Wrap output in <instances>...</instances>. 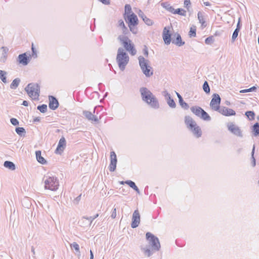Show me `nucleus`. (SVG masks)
<instances>
[{"label":"nucleus","mask_w":259,"mask_h":259,"mask_svg":"<svg viewBox=\"0 0 259 259\" xmlns=\"http://www.w3.org/2000/svg\"><path fill=\"white\" fill-rule=\"evenodd\" d=\"M118 24L119 26L122 28V29L124 28V26H125L122 20H119Z\"/></svg>","instance_id":"obj_60"},{"label":"nucleus","mask_w":259,"mask_h":259,"mask_svg":"<svg viewBox=\"0 0 259 259\" xmlns=\"http://www.w3.org/2000/svg\"><path fill=\"white\" fill-rule=\"evenodd\" d=\"M99 216V214L98 213H97L96 214H95V215L93 216V217H83V219H85L86 220H89L91 222V223H92V222L95 219H96L97 217H98Z\"/></svg>","instance_id":"obj_51"},{"label":"nucleus","mask_w":259,"mask_h":259,"mask_svg":"<svg viewBox=\"0 0 259 259\" xmlns=\"http://www.w3.org/2000/svg\"><path fill=\"white\" fill-rule=\"evenodd\" d=\"M140 222V215L138 210H135L133 214L131 227L133 229L138 227Z\"/></svg>","instance_id":"obj_10"},{"label":"nucleus","mask_w":259,"mask_h":259,"mask_svg":"<svg viewBox=\"0 0 259 259\" xmlns=\"http://www.w3.org/2000/svg\"><path fill=\"white\" fill-rule=\"evenodd\" d=\"M196 30L195 28H193L191 27L189 33V36L190 37H195L196 35Z\"/></svg>","instance_id":"obj_52"},{"label":"nucleus","mask_w":259,"mask_h":259,"mask_svg":"<svg viewBox=\"0 0 259 259\" xmlns=\"http://www.w3.org/2000/svg\"><path fill=\"white\" fill-rule=\"evenodd\" d=\"M102 4L105 5H109L110 4V0H99Z\"/></svg>","instance_id":"obj_61"},{"label":"nucleus","mask_w":259,"mask_h":259,"mask_svg":"<svg viewBox=\"0 0 259 259\" xmlns=\"http://www.w3.org/2000/svg\"><path fill=\"white\" fill-rule=\"evenodd\" d=\"M202 88H203V91L206 94H209L210 93V88H209V84H208L207 81H204V82L203 84V86H202Z\"/></svg>","instance_id":"obj_44"},{"label":"nucleus","mask_w":259,"mask_h":259,"mask_svg":"<svg viewBox=\"0 0 259 259\" xmlns=\"http://www.w3.org/2000/svg\"><path fill=\"white\" fill-rule=\"evenodd\" d=\"M31 56H27L26 53L20 54L18 57L17 61L24 66L27 65L30 62Z\"/></svg>","instance_id":"obj_12"},{"label":"nucleus","mask_w":259,"mask_h":259,"mask_svg":"<svg viewBox=\"0 0 259 259\" xmlns=\"http://www.w3.org/2000/svg\"><path fill=\"white\" fill-rule=\"evenodd\" d=\"M20 82V79L16 78L14 79L11 84H10V88L12 89H16L19 85Z\"/></svg>","instance_id":"obj_35"},{"label":"nucleus","mask_w":259,"mask_h":259,"mask_svg":"<svg viewBox=\"0 0 259 259\" xmlns=\"http://www.w3.org/2000/svg\"><path fill=\"white\" fill-rule=\"evenodd\" d=\"M190 110L195 115L199 117L202 111V110L203 109L200 107L194 106L191 107Z\"/></svg>","instance_id":"obj_24"},{"label":"nucleus","mask_w":259,"mask_h":259,"mask_svg":"<svg viewBox=\"0 0 259 259\" xmlns=\"http://www.w3.org/2000/svg\"><path fill=\"white\" fill-rule=\"evenodd\" d=\"M4 166L10 170H14L16 169L15 164L12 161H6L4 162Z\"/></svg>","instance_id":"obj_29"},{"label":"nucleus","mask_w":259,"mask_h":259,"mask_svg":"<svg viewBox=\"0 0 259 259\" xmlns=\"http://www.w3.org/2000/svg\"><path fill=\"white\" fill-rule=\"evenodd\" d=\"M142 100L145 102H148L150 98L153 97L154 95L147 88L142 87L140 89Z\"/></svg>","instance_id":"obj_8"},{"label":"nucleus","mask_w":259,"mask_h":259,"mask_svg":"<svg viewBox=\"0 0 259 259\" xmlns=\"http://www.w3.org/2000/svg\"><path fill=\"white\" fill-rule=\"evenodd\" d=\"M254 152H255V145H253V148L252 149V151H251V165L252 167H254L256 165V161H255V159L254 156Z\"/></svg>","instance_id":"obj_37"},{"label":"nucleus","mask_w":259,"mask_h":259,"mask_svg":"<svg viewBox=\"0 0 259 259\" xmlns=\"http://www.w3.org/2000/svg\"><path fill=\"white\" fill-rule=\"evenodd\" d=\"M16 133L21 137L25 136L26 134V131L24 127H17L15 128Z\"/></svg>","instance_id":"obj_34"},{"label":"nucleus","mask_w":259,"mask_h":259,"mask_svg":"<svg viewBox=\"0 0 259 259\" xmlns=\"http://www.w3.org/2000/svg\"><path fill=\"white\" fill-rule=\"evenodd\" d=\"M185 122L187 127L192 131L193 134L197 138L202 135L201 128L198 126L196 122L189 116L185 117Z\"/></svg>","instance_id":"obj_3"},{"label":"nucleus","mask_w":259,"mask_h":259,"mask_svg":"<svg viewBox=\"0 0 259 259\" xmlns=\"http://www.w3.org/2000/svg\"><path fill=\"white\" fill-rule=\"evenodd\" d=\"M117 39L122 44L125 49H126L132 42V40L128 38L127 36L120 35L118 36Z\"/></svg>","instance_id":"obj_19"},{"label":"nucleus","mask_w":259,"mask_h":259,"mask_svg":"<svg viewBox=\"0 0 259 259\" xmlns=\"http://www.w3.org/2000/svg\"><path fill=\"white\" fill-rule=\"evenodd\" d=\"M37 109L40 112L44 113L47 111V105L46 104H42L37 107Z\"/></svg>","instance_id":"obj_42"},{"label":"nucleus","mask_w":259,"mask_h":259,"mask_svg":"<svg viewBox=\"0 0 259 259\" xmlns=\"http://www.w3.org/2000/svg\"><path fill=\"white\" fill-rule=\"evenodd\" d=\"M122 29V33L124 34L123 35L126 36L125 35H127L130 33L128 29L126 26H124V28Z\"/></svg>","instance_id":"obj_55"},{"label":"nucleus","mask_w":259,"mask_h":259,"mask_svg":"<svg viewBox=\"0 0 259 259\" xmlns=\"http://www.w3.org/2000/svg\"><path fill=\"white\" fill-rule=\"evenodd\" d=\"M100 107L96 106L94 108L93 113L87 110L83 111L82 114L87 119L89 120L94 121L96 122H98L99 121L98 117L94 114L96 113L98 114V111H97Z\"/></svg>","instance_id":"obj_7"},{"label":"nucleus","mask_w":259,"mask_h":259,"mask_svg":"<svg viewBox=\"0 0 259 259\" xmlns=\"http://www.w3.org/2000/svg\"><path fill=\"white\" fill-rule=\"evenodd\" d=\"M257 88L255 86H253L248 89H244L241 90L240 93H246L248 92H255Z\"/></svg>","instance_id":"obj_46"},{"label":"nucleus","mask_w":259,"mask_h":259,"mask_svg":"<svg viewBox=\"0 0 259 259\" xmlns=\"http://www.w3.org/2000/svg\"><path fill=\"white\" fill-rule=\"evenodd\" d=\"M35 155L37 159V160L38 162H39L41 164H45L47 163V161L45 160V159L41 156V151L39 150L36 151L35 152Z\"/></svg>","instance_id":"obj_25"},{"label":"nucleus","mask_w":259,"mask_h":259,"mask_svg":"<svg viewBox=\"0 0 259 259\" xmlns=\"http://www.w3.org/2000/svg\"><path fill=\"white\" fill-rule=\"evenodd\" d=\"M241 27V19L240 18H239L236 29L240 30Z\"/></svg>","instance_id":"obj_58"},{"label":"nucleus","mask_w":259,"mask_h":259,"mask_svg":"<svg viewBox=\"0 0 259 259\" xmlns=\"http://www.w3.org/2000/svg\"><path fill=\"white\" fill-rule=\"evenodd\" d=\"M137 26L128 25L130 31L134 34H137L138 33V28Z\"/></svg>","instance_id":"obj_50"},{"label":"nucleus","mask_w":259,"mask_h":259,"mask_svg":"<svg viewBox=\"0 0 259 259\" xmlns=\"http://www.w3.org/2000/svg\"><path fill=\"white\" fill-rule=\"evenodd\" d=\"M7 72L5 71L0 70V78L4 83H7Z\"/></svg>","instance_id":"obj_41"},{"label":"nucleus","mask_w":259,"mask_h":259,"mask_svg":"<svg viewBox=\"0 0 259 259\" xmlns=\"http://www.w3.org/2000/svg\"><path fill=\"white\" fill-rule=\"evenodd\" d=\"M146 103L153 109H157L159 108L158 101L155 96L150 98Z\"/></svg>","instance_id":"obj_20"},{"label":"nucleus","mask_w":259,"mask_h":259,"mask_svg":"<svg viewBox=\"0 0 259 259\" xmlns=\"http://www.w3.org/2000/svg\"><path fill=\"white\" fill-rule=\"evenodd\" d=\"M146 239L152 248V250L158 251L160 248V244L158 238L150 232L146 234Z\"/></svg>","instance_id":"obj_5"},{"label":"nucleus","mask_w":259,"mask_h":259,"mask_svg":"<svg viewBox=\"0 0 259 259\" xmlns=\"http://www.w3.org/2000/svg\"><path fill=\"white\" fill-rule=\"evenodd\" d=\"M221 101V98L220 95L217 93H214L212 96V99L210 103V106L212 109L214 111L220 110V103Z\"/></svg>","instance_id":"obj_6"},{"label":"nucleus","mask_w":259,"mask_h":259,"mask_svg":"<svg viewBox=\"0 0 259 259\" xmlns=\"http://www.w3.org/2000/svg\"><path fill=\"white\" fill-rule=\"evenodd\" d=\"M197 16L199 23L201 24V26L202 27H205L206 26V24L204 20L203 13L200 11L198 12Z\"/></svg>","instance_id":"obj_27"},{"label":"nucleus","mask_w":259,"mask_h":259,"mask_svg":"<svg viewBox=\"0 0 259 259\" xmlns=\"http://www.w3.org/2000/svg\"><path fill=\"white\" fill-rule=\"evenodd\" d=\"M139 16L140 17H141L143 21L148 26H151L153 24V21L149 18H147L146 15L144 14V13L141 11L140 10L139 13Z\"/></svg>","instance_id":"obj_23"},{"label":"nucleus","mask_w":259,"mask_h":259,"mask_svg":"<svg viewBox=\"0 0 259 259\" xmlns=\"http://www.w3.org/2000/svg\"><path fill=\"white\" fill-rule=\"evenodd\" d=\"M245 115L248 118L249 120L254 119L255 113L252 111H247L245 112Z\"/></svg>","instance_id":"obj_38"},{"label":"nucleus","mask_w":259,"mask_h":259,"mask_svg":"<svg viewBox=\"0 0 259 259\" xmlns=\"http://www.w3.org/2000/svg\"><path fill=\"white\" fill-rule=\"evenodd\" d=\"M143 73L146 77H150L153 74L152 68L149 66L147 69L143 70Z\"/></svg>","instance_id":"obj_36"},{"label":"nucleus","mask_w":259,"mask_h":259,"mask_svg":"<svg viewBox=\"0 0 259 259\" xmlns=\"http://www.w3.org/2000/svg\"><path fill=\"white\" fill-rule=\"evenodd\" d=\"M217 111L226 116L235 115L236 114L234 110L224 106L221 107L220 110H218Z\"/></svg>","instance_id":"obj_15"},{"label":"nucleus","mask_w":259,"mask_h":259,"mask_svg":"<svg viewBox=\"0 0 259 259\" xmlns=\"http://www.w3.org/2000/svg\"><path fill=\"white\" fill-rule=\"evenodd\" d=\"M203 4L205 6H210L211 5V4L208 1L203 2Z\"/></svg>","instance_id":"obj_64"},{"label":"nucleus","mask_w":259,"mask_h":259,"mask_svg":"<svg viewBox=\"0 0 259 259\" xmlns=\"http://www.w3.org/2000/svg\"><path fill=\"white\" fill-rule=\"evenodd\" d=\"M179 102L180 105L184 109L187 110L189 108V105L187 103L184 102L183 98H180Z\"/></svg>","instance_id":"obj_40"},{"label":"nucleus","mask_w":259,"mask_h":259,"mask_svg":"<svg viewBox=\"0 0 259 259\" xmlns=\"http://www.w3.org/2000/svg\"><path fill=\"white\" fill-rule=\"evenodd\" d=\"M173 14H179L181 16H185L186 15V12L183 9L179 8L176 10L175 9L174 11L173 12Z\"/></svg>","instance_id":"obj_39"},{"label":"nucleus","mask_w":259,"mask_h":259,"mask_svg":"<svg viewBox=\"0 0 259 259\" xmlns=\"http://www.w3.org/2000/svg\"><path fill=\"white\" fill-rule=\"evenodd\" d=\"M185 7L189 10V8L190 7L191 2L190 0H185L184 3Z\"/></svg>","instance_id":"obj_54"},{"label":"nucleus","mask_w":259,"mask_h":259,"mask_svg":"<svg viewBox=\"0 0 259 259\" xmlns=\"http://www.w3.org/2000/svg\"><path fill=\"white\" fill-rule=\"evenodd\" d=\"M175 35L176 36V38L172 40V44L179 47H181L185 44V41L182 40L181 36L179 33H176Z\"/></svg>","instance_id":"obj_22"},{"label":"nucleus","mask_w":259,"mask_h":259,"mask_svg":"<svg viewBox=\"0 0 259 259\" xmlns=\"http://www.w3.org/2000/svg\"><path fill=\"white\" fill-rule=\"evenodd\" d=\"M32 55L33 56L34 55H35L36 56V52L34 49V48L33 47V45H32Z\"/></svg>","instance_id":"obj_62"},{"label":"nucleus","mask_w":259,"mask_h":259,"mask_svg":"<svg viewBox=\"0 0 259 259\" xmlns=\"http://www.w3.org/2000/svg\"><path fill=\"white\" fill-rule=\"evenodd\" d=\"M141 250L144 252L145 255L148 257L150 256L153 254L152 249L150 250L149 248H142Z\"/></svg>","instance_id":"obj_43"},{"label":"nucleus","mask_w":259,"mask_h":259,"mask_svg":"<svg viewBox=\"0 0 259 259\" xmlns=\"http://www.w3.org/2000/svg\"><path fill=\"white\" fill-rule=\"evenodd\" d=\"M162 38L164 44L168 45L171 41V34L169 32V28L165 27L162 32Z\"/></svg>","instance_id":"obj_13"},{"label":"nucleus","mask_w":259,"mask_h":259,"mask_svg":"<svg viewBox=\"0 0 259 259\" xmlns=\"http://www.w3.org/2000/svg\"><path fill=\"white\" fill-rule=\"evenodd\" d=\"M49 99L50 101L49 104V108L53 110H56L59 105L58 100L55 97L53 96H49Z\"/></svg>","instance_id":"obj_16"},{"label":"nucleus","mask_w":259,"mask_h":259,"mask_svg":"<svg viewBox=\"0 0 259 259\" xmlns=\"http://www.w3.org/2000/svg\"><path fill=\"white\" fill-rule=\"evenodd\" d=\"M163 93L168 106L172 108H175L176 104L174 99L171 98L170 95L166 91L163 92Z\"/></svg>","instance_id":"obj_21"},{"label":"nucleus","mask_w":259,"mask_h":259,"mask_svg":"<svg viewBox=\"0 0 259 259\" xmlns=\"http://www.w3.org/2000/svg\"><path fill=\"white\" fill-rule=\"evenodd\" d=\"M30 97L33 100L38 99L40 94V86L37 83H30L25 88Z\"/></svg>","instance_id":"obj_4"},{"label":"nucleus","mask_w":259,"mask_h":259,"mask_svg":"<svg viewBox=\"0 0 259 259\" xmlns=\"http://www.w3.org/2000/svg\"><path fill=\"white\" fill-rule=\"evenodd\" d=\"M10 122L11 124L14 126L18 125L19 123V122L18 120V119L15 118H11L10 119Z\"/></svg>","instance_id":"obj_53"},{"label":"nucleus","mask_w":259,"mask_h":259,"mask_svg":"<svg viewBox=\"0 0 259 259\" xmlns=\"http://www.w3.org/2000/svg\"><path fill=\"white\" fill-rule=\"evenodd\" d=\"M124 15L126 14L129 15L131 14V13H132V8L131 6L129 4H126L124 6Z\"/></svg>","instance_id":"obj_47"},{"label":"nucleus","mask_w":259,"mask_h":259,"mask_svg":"<svg viewBox=\"0 0 259 259\" xmlns=\"http://www.w3.org/2000/svg\"><path fill=\"white\" fill-rule=\"evenodd\" d=\"M202 110V111L201 114L199 117L204 120L210 121L211 120L210 116L204 110Z\"/></svg>","instance_id":"obj_32"},{"label":"nucleus","mask_w":259,"mask_h":259,"mask_svg":"<svg viewBox=\"0 0 259 259\" xmlns=\"http://www.w3.org/2000/svg\"><path fill=\"white\" fill-rule=\"evenodd\" d=\"M125 183L128 185L131 188H133L135 190L138 194H140V190L138 187L136 186L135 182L131 180H127L125 182Z\"/></svg>","instance_id":"obj_28"},{"label":"nucleus","mask_w":259,"mask_h":259,"mask_svg":"<svg viewBox=\"0 0 259 259\" xmlns=\"http://www.w3.org/2000/svg\"><path fill=\"white\" fill-rule=\"evenodd\" d=\"M45 189L55 191L59 187V181L57 177L51 176H45L43 178Z\"/></svg>","instance_id":"obj_2"},{"label":"nucleus","mask_w":259,"mask_h":259,"mask_svg":"<svg viewBox=\"0 0 259 259\" xmlns=\"http://www.w3.org/2000/svg\"><path fill=\"white\" fill-rule=\"evenodd\" d=\"M116 208H114L112 210L111 217L112 219H115L116 218Z\"/></svg>","instance_id":"obj_57"},{"label":"nucleus","mask_w":259,"mask_h":259,"mask_svg":"<svg viewBox=\"0 0 259 259\" xmlns=\"http://www.w3.org/2000/svg\"><path fill=\"white\" fill-rule=\"evenodd\" d=\"M214 41V39L213 36L207 37L205 39V43L207 45H211Z\"/></svg>","instance_id":"obj_49"},{"label":"nucleus","mask_w":259,"mask_h":259,"mask_svg":"<svg viewBox=\"0 0 259 259\" xmlns=\"http://www.w3.org/2000/svg\"><path fill=\"white\" fill-rule=\"evenodd\" d=\"M124 19L128 25L137 26L138 24V17L134 13L124 16Z\"/></svg>","instance_id":"obj_9"},{"label":"nucleus","mask_w":259,"mask_h":259,"mask_svg":"<svg viewBox=\"0 0 259 259\" xmlns=\"http://www.w3.org/2000/svg\"><path fill=\"white\" fill-rule=\"evenodd\" d=\"M138 60L140 68L142 70V72H143V70L147 69L148 67L150 66L149 65V61L142 56H140L138 57Z\"/></svg>","instance_id":"obj_17"},{"label":"nucleus","mask_w":259,"mask_h":259,"mask_svg":"<svg viewBox=\"0 0 259 259\" xmlns=\"http://www.w3.org/2000/svg\"><path fill=\"white\" fill-rule=\"evenodd\" d=\"M161 6L166 10L173 14L175 9L168 3H162Z\"/></svg>","instance_id":"obj_33"},{"label":"nucleus","mask_w":259,"mask_h":259,"mask_svg":"<svg viewBox=\"0 0 259 259\" xmlns=\"http://www.w3.org/2000/svg\"><path fill=\"white\" fill-rule=\"evenodd\" d=\"M1 49L2 50L1 60L3 62H5L7 57V53L9 51V49L7 47H2Z\"/></svg>","instance_id":"obj_30"},{"label":"nucleus","mask_w":259,"mask_h":259,"mask_svg":"<svg viewBox=\"0 0 259 259\" xmlns=\"http://www.w3.org/2000/svg\"><path fill=\"white\" fill-rule=\"evenodd\" d=\"M117 159L116 155L114 151L110 152V163L109 166V169L110 171H114L116 169Z\"/></svg>","instance_id":"obj_11"},{"label":"nucleus","mask_w":259,"mask_h":259,"mask_svg":"<svg viewBox=\"0 0 259 259\" xmlns=\"http://www.w3.org/2000/svg\"><path fill=\"white\" fill-rule=\"evenodd\" d=\"M132 56L135 55L137 53V51L135 48L134 45L132 42L129 45L128 47L125 49Z\"/></svg>","instance_id":"obj_31"},{"label":"nucleus","mask_w":259,"mask_h":259,"mask_svg":"<svg viewBox=\"0 0 259 259\" xmlns=\"http://www.w3.org/2000/svg\"><path fill=\"white\" fill-rule=\"evenodd\" d=\"M70 247L72 249H74L76 252L80 253L79 245L75 242H73L70 244Z\"/></svg>","instance_id":"obj_45"},{"label":"nucleus","mask_w":259,"mask_h":259,"mask_svg":"<svg viewBox=\"0 0 259 259\" xmlns=\"http://www.w3.org/2000/svg\"><path fill=\"white\" fill-rule=\"evenodd\" d=\"M116 59L120 70L123 71L128 63L129 57L122 48H118Z\"/></svg>","instance_id":"obj_1"},{"label":"nucleus","mask_w":259,"mask_h":259,"mask_svg":"<svg viewBox=\"0 0 259 259\" xmlns=\"http://www.w3.org/2000/svg\"><path fill=\"white\" fill-rule=\"evenodd\" d=\"M22 105L24 106H27L28 105V102L27 101L24 100L22 103Z\"/></svg>","instance_id":"obj_63"},{"label":"nucleus","mask_w":259,"mask_h":259,"mask_svg":"<svg viewBox=\"0 0 259 259\" xmlns=\"http://www.w3.org/2000/svg\"><path fill=\"white\" fill-rule=\"evenodd\" d=\"M228 130L230 131L232 134L239 137H242L243 135L242 133V131L238 126H236L233 123H231L230 125L228 126Z\"/></svg>","instance_id":"obj_14"},{"label":"nucleus","mask_w":259,"mask_h":259,"mask_svg":"<svg viewBox=\"0 0 259 259\" xmlns=\"http://www.w3.org/2000/svg\"><path fill=\"white\" fill-rule=\"evenodd\" d=\"M66 147V140L64 137H62L58 144L57 147L55 150V153L57 154H61L63 151Z\"/></svg>","instance_id":"obj_18"},{"label":"nucleus","mask_w":259,"mask_h":259,"mask_svg":"<svg viewBox=\"0 0 259 259\" xmlns=\"http://www.w3.org/2000/svg\"><path fill=\"white\" fill-rule=\"evenodd\" d=\"M144 55L147 57L148 56V50L146 46H144V48L143 50Z\"/></svg>","instance_id":"obj_56"},{"label":"nucleus","mask_w":259,"mask_h":259,"mask_svg":"<svg viewBox=\"0 0 259 259\" xmlns=\"http://www.w3.org/2000/svg\"><path fill=\"white\" fill-rule=\"evenodd\" d=\"M81 195L80 194L76 198H75L73 201V203H75V204H77L81 199Z\"/></svg>","instance_id":"obj_59"},{"label":"nucleus","mask_w":259,"mask_h":259,"mask_svg":"<svg viewBox=\"0 0 259 259\" xmlns=\"http://www.w3.org/2000/svg\"><path fill=\"white\" fill-rule=\"evenodd\" d=\"M252 133L254 136L257 137L259 136V122L255 123L252 126Z\"/></svg>","instance_id":"obj_26"},{"label":"nucleus","mask_w":259,"mask_h":259,"mask_svg":"<svg viewBox=\"0 0 259 259\" xmlns=\"http://www.w3.org/2000/svg\"><path fill=\"white\" fill-rule=\"evenodd\" d=\"M239 31H240V30H237L236 29L234 30L232 36V38H231L232 42H234L235 41V40L236 39V38L238 35V33H239Z\"/></svg>","instance_id":"obj_48"}]
</instances>
